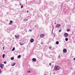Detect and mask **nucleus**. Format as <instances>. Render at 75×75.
Here are the masks:
<instances>
[{
  "mask_svg": "<svg viewBox=\"0 0 75 75\" xmlns=\"http://www.w3.org/2000/svg\"><path fill=\"white\" fill-rule=\"evenodd\" d=\"M60 67L58 66H56L54 67V70H56V71H58L60 69Z\"/></svg>",
  "mask_w": 75,
  "mask_h": 75,
  "instance_id": "obj_1",
  "label": "nucleus"
},
{
  "mask_svg": "<svg viewBox=\"0 0 75 75\" xmlns=\"http://www.w3.org/2000/svg\"><path fill=\"white\" fill-rule=\"evenodd\" d=\"M68 34L67 33H65L64 34V37H65L66 38H67L68 37Z\"/></svg>",
  "mask_w": 75,
  "mask_h": 75,
  "instance_id": "obj_2",
  "label": "nucleus"
},
{
  "mask_svg": "<svg viewBox=\"0 0 75 75\" xmlns=\"http://www.w3.org/2000/svg\"><path fill=\"white\" fill-rule=\"evenodd\" d=\"M3 67H4V64H2L1 63H0V67L1 69H3Z\"/></svg>",
  "mask_w": 75,
  "mask_h": 75,
  "instance_id": "obj_3",
  "label": "nucleus"
},
{
  "mask_svg": "<svg viewBox=\"0 0 75 75\" xmlns=\"http://www.w3.org/2000/svg\"><path fill=\"white\" fill-rule=\"evenodd\" d=\"M61 26L60 24H57L56 25V27L57 28H59Z\"/></svg>",
  "mask_w": 75,
  "mask_h": 75,
  "instance_id": "obj_4",
  "label": "nucleus"
},
{
  "mask_svg": "<svg viewBox=\"0 0 75 75\" xmlns=\"http://www.w3.org/2000/svg\"><path fill=\"white\" fill-rule=\"evenodd\" d=\"M44 35H44V34H42L40 35V37L41 38H42V37H44Z\"/></svg>",
  "mask_w": 75,
  "mask_h": 75,
  "instance_id": "obj_5",
  "label": "nucleus"
},
{
  "mask_svg": "<svg viewBox=\"0 0 75 75\" xmlns=\"http://www.w3.org/2000/svg\"><path fill=\"white\" fill-rule=\"evenodd\" d=\"M63 52H64V53H65V52H67V49H64L63 50Z\"/></svg>",
  "mask_w": 75,
  "mask_h": 75,
  "instance_id": "obj_6",
  "label": "nucleus"
},
{
  "mask_svg": "<svg viewBox=\"0 0 75 75\" xmlns=\"http://www.w3.org/2000/svg\"><path fill=\"white\" fill-rule=\"evenodd\" d=\"M32 60L33 62H35L36 61V59L35 58H33L32 59Z\"/></svg>",
  "mask_w": 75,
  "mask_h": 75,
  "instance_id": "obj_7",
  "label": "nucleus"
},
{
  "mask_svg": "<svg viewBox=\"0 0 75 75\" xmlns=\"http://www.w3.org/2000/svg\"><path fill=\"white\" fill-rule=\"evenodd\" d=\"M30 42H31L32 43L33 42H34V40L33 39H31L30 40Z\"/></svg>",
  "mask_w": 75,
  "mask_h": 75,
  "instance_id": "obj_8",
  "label": "nucleus"
},
{
  "mask_svg": "<svg viewBox=\"0 0 75 75\" xmlns=\"http://www.w3.org/2000/svg\"><path fill=\"white\" fill-rule=\"evenodd\" d=\"M15 37L16 38H18L20 37V36H19V35H15Z\"/></svg>",
  "mask_w": 75,
  "mask_h": 75,
  "instance_id": "obj_9",
  "label": "nucleus"
},
{
  "mask_svg": "<svg viewBox=\"0 0 75 75\" xmlns=\"http://www.w3.org/2000/svg\"><path fill=\"white\" fill-rule=\"evenodd\" d=\"M16 65V62L13 63L12 64V65H11V66H14Z\"/></svg>",
  "mask_w": 75,
  "mask_h": 75,
  "instance_id": "obj_10",
  "label": "nucleus"
},
{
  "mask_svg": "<svg viewBox=\"0 0 75 75\" xmlns=\"http://www.w3.org/2000/svg\"><path fill=\"white\" fill-rule=\"evenodd\" d=\"M56 44H57V45L59 44V42L57 41L56 42Z\"/></svg>",
  "mask_w": 75,
  "mask_h": 75,
  "instance_id": "obj_11",
  "label": "nucleus"
},
{
  "mask_svg": "<svg viewBox=\"0 0 75 75\" xmlns=\"http://www.w3.org/2000/svg\"><path fill=\"white\" fill-rule=\"evenodd\" d=\"M20 57H21V55H19L18 57L17 58H20Z\"/></svg>",
  "mask_w": 75,
  "mask_h": 75,
  "instance_id": "obj_12",
  "label": "nucleus"
},
{
  "mask_svg": "<svg viewBox=\"0 0 75 75\" xmlns=\"http://www.w3.org/2000/svg\"><path fill=\"white\" fill-rule=\"evenodd\" d=\"M65 40L66 41H68V38H66L65 39Z\"/></svg>",
  "mask_w": 75,
  "mask_h": 75,
  "instance_id": "obj_13",
  "label": "nucleus"
},
{
  "mask_svg": "<svg viewBox=\"0 0 75 75\" xmlns=\"http://www.w3.org/2000/svg\"><path fill=\"white\" fill-rule=\"evenodd\" d=\"M19 44H20V45H23L24 44L23 43L21 44V42H20L19 43Z\"/></svg>",
  "mask_w": 75,
  "mask_h": 75,
  "instance_id": "obj_14",
  "label": "nucleus"
},
{
  "mask_svg": "<svg viewBox=\"0 0 75 75\" xmlns=\"http://www.w3.org/2000/svg\"><path fill=\"white\" fill-rule=\"evenodd\" d=\"M4 56H5V54H3V56H2V58H4Z\"/></svg>",
  "mask_w": 75,
  "mask_h": 75,
  "instance_id": "obj_15",
  "label": "nucleus"
},
{
  "mask_svg": "<svg viewBox=\"0 0 75 75\" xmlns=\"http://www.w3.org/2000/svg\"><path fill=\"white\" fill-rule=\"evenodd\" d=\"M15 50V47H14L12 50V51H14V50Z\"/></svg>",
  "mask_w": 75,
  "mask_h": 75,
  "instance_id": "obj_16",
  "label": "nucleus"
},
{
  "mask_svg": "<svg viewBox=\"0 0 75 75\" xmlns=\"http://www.w3.org/2000/svg\"><path fill=\"white\" fill-rule=\"evenodd\" d=\"M14 59V57H12L11 58V60H13V59Z\"/></svg>",
  "mask_w": 75,
  "mask_h": 75,
  "instance_id": "obj_17",
  "label": "nucleus"
},
{
  "mask_svg": "<svg viewBox=\"0 0 75 75\" xmlns=\"http://www.w3.org/2000/svg\"><path fill=\"white\" fill-rule=\"evenodd\" d=\"M67 31L68 32H69V31H70V30L69 29H67Z\"/></svg>",
  "mask_w": 75,
  "mask_h": 75,
  "instance_id": "obj_18",
  "label": "nucleus"
},
{
  "mask_svg": "<svg viewBox=\"0 0 75 75\" xmlns=\"http://www.w3.org/2000/svg\"><path fill=\"white\" fill-rule=\"evenodd\" d=\"M21 8H23V5H21Z\"/></svg>",
  "mask_w": 75,
  "mask_h": 75,
  "instance_id": "obj_19",
  "label": "nucleus"
},
{
  "mask_svg": "<svg viewBox=\"0 0 75 75\" xmlns=\"http://www.w3.org/2000/svg\"><path fill=\"white\" fill-rule=\"evenodd\" d=\"M41 44H42V45L43 44H44V42H41Z\"/></svg>",
  "mask_w": 75,
  "mask_h": 75,
  "instance_id": "obj_20",
  "label": "nucleus"
},
{
  "mask_svg": "<svg viewBox=\"0 0 75 75\" xmlns=\"http://www.w3.org/2000/svg\"><path fill=\"white\" fill-rule=\"evenodd\" d=\"M4 63L5 64H6L7 63V62H6V61H5V62H4Z\"/></svg>",
  "mask_w": 75,
  "mask_h": 75,
  "instance_id": "obj_21",
  "label": "nucleus"
},
{
  "mask_svg": "<svg viewBox=\"0 0 75 75\" xmlns=\"http://www.w3.org/2000/svg\"><path fill=\"white\" fill-rule=\"evenodd\" d=\"M30 71L28 70V73H30Z\"/></svg>",
  "mask_w": 75,
  "mask_h": 75,
  "instance_id": "obj_22",
  "label": "nucleus"
},
{
  "mask_svg": "<svg viewBox=\"0 0 75 75\" xmlns=\"http://www.w3.org/2000/svg\"><path fill=\"white\" fill-rule=\"evenodd\" d=\"M25 21H27V20H28V19H25Z\"/></svg>",
  "mask_w": 75,
  "mask_h": 75,
  "instance_id": "obj_23",
  "label": "nucleus"
},
{
  "mask_svg": "<svg viewBox=\"0 0 75 75\" xmlns=\"http://www.w3.org/2000/svg\"><path fill=\"white\" fill-rule=\"evenodd\" d=\"M9 24H10L11 25L12 24V23H11L10 22L9 23Z\"/></svg>",
  "mask_w": 75,
  "mask_h": 75,
  "instance_id": "obj_24",
  "label": "nucleus"
},
{
  "mask_svg": "<svg viewBox=\"0 0 75 75\" xmlns=\"http://www.w3.org/2000/svg\"><path fill=\"white\" fill-rule=\"evenodd\" d=\"M51 48H52L51 47H49V49H51Z\"/></svg>",
  "mask_w": 75,
  "mask_h": 75,
  "instance_id": "obj_25",
  "label": "nucleus"
},
{
  "mask_svg": "<svg viewBox=\"0 0 75 75\" xmlns=\"http://www.w3.org/2000/svg\"><path fill=\"white\" fill-rule=\"evenodd\" d=\"M10 23H13V21H10Z\"/></svg>",
  "mask_w": 75,
  "mask_h": 75,
  "instance_id": "obj_26",
  "label": "nucleus"
},
{
  "mask_svg": "<svg viewBox=\"0 0 75 75\" xmlns=\"http://www.w3.org/2000/svg\"><path fill=\"white\" fill-rule=\"evenodd\" d=\"M61 29H60V30H59V32H61Z\"/></svg>",
  "mask_w": 75,
  "mask_h": 75,
  "instance_id": "obj_27",
  "label": "nucleus"
},
{
  "mask_svg": "<svg viewBox=\"0 0 75 75\" xmlns=\"http://www.w3.org/2000/svg\"><path fill=\"white\" fill-rule=\"evenodd\" d=\"M49 65H50V66H51V63H50L49 64Z\"/></svg>",
  "mask_w": 75,
  "mask_h": 75,
  "instance_id": "obj_28",
  "label": "nucleus"
},
{
  "mask_svg": "<svg viewBox=\"0 0 75 75\" xmlns=\"http://www.w3.org/2000/svg\"><path fill=\"white\" fill-rule=\"evenodd\" d=\"M30 31H32V30L31 29H29Z\"/></svg>",
  "mask_w": 75,
  "mask_h": 75,
  "instance_id": "obj_29",
  "label": "nucleus"
},
{
  "mask_svg": "<svg viewBox=\"0 0 75 75\" xmlns=\"http://www.w3.org/2000/svg\"><path fill=\"white\" fill-rule=\"evenodd\" d=\"M52 30H54V26H52Z\"/></svg>",
  "mask_w": 75,
  "mask_h": 75,
  "instance_id": "obj_30",
  "label": "nucleus"
},
{
  "mask_svg": "<svg viewBox=\"0 0 75 75\" xmlns=\"http://www.w3.org/2000/svg\"><path fill=\"white\" fill-rule=\"evenodd\" d=\"M1 71L0 70V73H1Z\"/></svg>",
  "mask_w": 75,
  "mask_h": 75,
  "instance_id": "obj_31",
  "label": "nucleus"
},
{
  "mask_svg": "<svg viewBox=\"0 0 75 75\" xmlns=\"http://www.w3.org/2000/svg\"><path fill=\"white\" fill-rule=\"evenodd\" d=\"M59 58H61V57H60V56H59Z\"/></svg>",
  "mask_w": 75,
  "mask_h": 75,
  "instance_id": "obj_32",
  "label": "nucleus"
},
{
  "mask_svg": "<svg viewBox=\"0 0 75 75\" xmlns=\"http://www.w3.org/2000/svg\"><path fill=\"white\" fill-rule=\"evenodd\" d=\"M74 60H75V58H74Z\"/></svg>",
  "mask_w": 75,
  "mask_h": 75,
  "instance_id": "obj_33",
  "label": "nucleus"
},
{
  "mask_svg": "<svg viewBox=\"0 0 75 75\" xmlns=\"http://www.w3.org/2000/svg\"><path fill=\"white\" fill-rule=\"evenodd\" d=\"M27 13H28V11H27Z\"/></svg>",
  "mask_w": 75,
  "mask_h": 75,
  "instance_id": "obj_34",
  "label": "nucleus"
},
{
  "mask_svg": "<svg viewBox=\"0 0 75 75\" xmlns=\"http://www.w3.org/2000/svg\"><path fill=\"white\" fill-rule=\"evenodd\" d=\"M21 3H20V6H21Z\"/></svg>",
  "mask_w": 75,
  "mask_h": 75,
  "instance_id": "obj_35",
  "label": "nucleus"
},
{
  "mask_svg": "<svg viewBox=\"0 0 75 75\" xmlns=\"http://www.w3.org/2000/svg\"><path fill=\"white\" fill-rule=\"evenodd\" d=\"M4 49V47H3V49Z\"/></svg>",
  "mask_w": 75,
  "mask_h": 75,
  "instance_id": "obj_36",
  "label": "nucleus"
},
{
  "mask_svg": "<svg viewBox=\"0 0 75 75\" xmlns=\"http://www.w3.org/2000/svg\"><path fill=\"white\" fill-rule=\"evenodd\" d=\"M35 27H37V26H35Z\"/></svg>",
  "mask_w": 75,
  "mask_h": 75,
  "instance_id": "obj_37",
  "label": "nucleus"
},
{
  "mask_svg": "<svg viewBox=\"0 0 75 75\" xmlns=\"http://www.w3.org/2000/svg\"><path fill=\"white\" fill-rule=\"evenodd\" d=\"M18 1H19V0H18Z\"/></svg>",
  "mask_w": 75,
  "mask_h": 75,
  "instance_id": "obj_38",
  "label": "nucleus"
}]
</instances>
